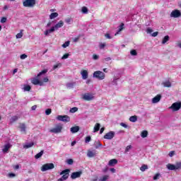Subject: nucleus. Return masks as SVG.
<instances>
[{"label": "nucleus", "mask_w": 181, "mask_h": 181, "mask_svg": "<svg viewBox=\"0 0 181 181\" xmlns=\"http://www.w3.org/2000/svg\"><path fill=\"white\" fill-rule=\"evenodd\" d=\"M97 155V153L95 152V150L93 151L88 150L87 153V156L88 158H94Z\"/></svg>", "instance_id": "obj_17"}, {"label": "nucleus", "mask_w": 181, "mask_h": 181, "mask_svg": "<svg viewBox=\"0 0 181 181\" xmlns=\"http://www.w3.org/2000/svg\"><path fill=\"white\" fill-rule=\"evenodd\" d=\"M79 40H80V36L74 38L73 42H74V43H76V42H78Z\"/></svg>", "instance_id": "obj_53"}, {"label": "nucleus", "mask_w": 181, "mask_h": 181, "mask_svg": "<svg viewBox=\"0 0 181 181\" xmlns=\"http://www.w3.org/2000/svg\"><path fill=\"white\" fill-rule=\"evenodd\" d=\"M43 153H44L43 151H41L40 153H37L35 156V159H39L40 158H42V156H43Z\"/></svg>", "instance_id": "obj_28"}, {"label": "nucleus", "mask_w": 181, "mask_h": 181, "mask_svg": "<svg viewBox=\"0 0 181 181\" xmlns=\"http://www.w3.org/2000/svg\"><path fill=\"white\" fill-rule=\"evenodd\" d=\"M175 155V151H170V153H169V156L170 157V158H172V156H173Z\"/></svg>", "instance_id": "obj_58"}, {"label": "nucleus", "mask_w": 181, "mask_h": 181, "mask_svg": "<svg viewBox=\"0 0 181 181\" xmlns=\"http://www.w3.org/2000/svg\"><path fill=\"white\" fill-rule=\"evenodd\" d=\"M26 57H28V55H26L25 54H21V57H20L21 60H24V59H26Z\"/></svg>", "instance_id": "obj_49"}, {"label": "nucleus", "mask_w": 181, "mask_h": 181, "mask_svg": "<svg viewBox=\"0 0 181 181\" xmlns=\"http://www.w3.org/2000/svg\"><path fill=\"white\" fill-rule=\"evenodd\" d=\"M49 81V78L45 77L42 79V83H47Z\"/></svg>", "instance_id": "obj_55"}, {"label": "nucleus", "mask_w": 181, "mask_h": 181, "mask_svg": "<svg viewBox=\"0 0 181 181\" xmlns=\"http://www.w3.org/2000/svg\"><path fill=\"white\" fill-rule=\"evenodd\" d=\"M78 131H80V127H78V126L72 127L71 128V134H76V133L78 132Z\"/></svg>", "instance_id": "obj_19"}, {"label": "nucleus", "mask_w": 181, "mask_h": 181, "mask_svg": "<svg viewBox=\"0 0 181 181\" xmlns=\"http://www.w3.org/2000/svg\"><path fill=\"white\" fill-rule=\"evenodd\" d=\"M160 98H162V95H157L152 99L153 104H156V103H159L160 101Z\"/></svg>", "instance_id": "obj_16"}, {"label": "nucleus", "mask_w": 181, "mask_h": 181, "mask_svg": "<svg viewBox=\"0 0 181 181\" xmlns=\"http://www.w3.org/2000/svg\"><path fill=\"white\" fill-rule=\"evenodd\" d=\"M81 74L82 76L83 80H87V78H88V71H87V70H83L81 72Z\"/></svg>", "instance_id": "obj_15"}, {"label": "nucleus", "mask_w": 181, "mask_h": 181, "mask_svg": "<svg viewBox=\"0 0 181 181\" xmlns=\"http://www.w3.org/2000/svg\"><path fill=\"white\" fill-rule=\"evenodd\" d=\"M129 121L130 122H136V121H138V117L136 115L131 116Z\"/></svg>", "instance_id": "obj_24"}, {"label": "nucleus", "mask_w": 181, "mask_h": 181, "mask_svg": "<svg viewBox=\"0 0 181 181\" xmlns=\"http://www.w3.org/2000/svg\"><path fill=\"white\" fill-rule=\"evenodd\" d=\"M148 169V165H143L141 168H140V170H141V172H145V170Z\"/></svg>", "instance_id": "obj_38"}, {"label": "nucleus", "mask_w": 181, "mask_h": 181, "mask_svg": "<svg viewBox=\"0 0 181 181\" xmlns=\"http://www.w3.org/2000/svg\"><path fill=\"white\" fill-rule=\"evenodd\" d=\"M52 169H54V164L52 163L44 164L41 168L42 172H46V170H50Z\"/></svg>", "instance_id": "obj_7"}, {"label": "nucleus", "mask_w": 181, "mask_h": 181, "mask_svg": "<svg viewBox=\"0 0 181 181\" xmlns=\"http://www.w3.org/2000/svg\"><path fill=\"white\" fill-rule=\"evenodd\" d=\"M166 168L168 170H179L181 169V162H177L175 165L168 163L166 165Z\"/></svg>", "instance_id": "obj_2"}, {"label": "nucleus", "mask_w": 181, "mask_h": 181, "mask_svg": "<svg viewBox=\"0 0 181 181\" xmlns=\"http://www.w3.org/2000/svg\"><path fill=\"white\" fill-rule=\"evenodd\" d=\"M159 33H158V32H154L153 34H152V36H153V37H156V36H158V34Z\"/></svg>", "instance_id": "obj_60"}, {"label": "nucleus", "mask_w": 181, "mask_h": 181, "mask_svg": "<svg viewBox=\"0 0 181 181\" xmlns=\"http://www.w3.org/2000/svg\"><path fill=\"white\" fill-rule=\"evenodd\" d=\"M48 70L47 69H45L44 70L41 71L36 76V78H33L31 81L32 84L34 86H43V81H40L39 78H40L41 76H43V74H46L47 73Z\"/></svg>", "instance_id": "obj_1"}, {"label": "nucleus", "mask_w": 181, "mask_h": 181, "mask_svg": "<svg viewBox=\"0 0 181 181\" xmlns=\"http://www.w3.org/2000/svg\"><path fill=\"white\" fill-rule=\"evenodd\" d=\"M171 18H180L181 16L180 11L179 10H174L170 13Z\"/></svg>", "instance_id": "obj_12"}, {"label": "nucleus", "mask_w": 181, "mask_h": 181, "mask_svg": "<svg viewBox=\"0 0 181 181\" xmlns=\"http://www.w3.org/2000/svg\"><path fill=\"white\" fill-rule=\"evenodd\" d=\"M115 136V132H109L107 133L104 136V139H112Z\"/></svg>", "instance_id": "obj_13"}, {"label": "nucleus", "mask_w": 181, "mask_h": 181, "mask_svg": "<svg viewBox=\"0 0 181 181\" xmlns=\"http://www.w3.org/2000/svg\"><path fill=\"white\" fill-rule=\"evenodd\" d=\"M54 27H52L51 29L49 30H46L44 33V34L45 35V36H47V35H49V33H52V32H54Z\"/></svg>", "instance_id": "obj_25"}, {"label": "nucleus", "mask_w": 181, "mask_h": 181, "mask_svg": "<svg viewBox=\"0 0 181 181\" xmlns=\"http://www.w3.org/2000/svg\"><path fill=\"white\" fill-rule=\"evenodd\" d=\"M69 56H70V54H68V53L64 54V55L62 56V60H64V59H69Z\"/></svg>", "instance_id": "obj_45"}, {"label": "nucleus", "mask_w": 181, "mask_h": 181, "mask_svg": "<svg viewBox=\"0 0 181 181\" xmlns=\"http://www.w3.org/2000/svg\"><path fill=\"white\" fill-rule=\"evenodd\" d=\"M69 173H70L69 169H66V170H62L59 174L62 176L61 177V178L58 179V181L67 180V179H69Z\"/></svg>", "instance_id": "obj_3"}, {"label": "nucleus", "mask_w": 181, "mask_h": 181, "mask_svg": "<svg viewBox=\"0 0 181 181\" xmlns=\"http://www.w3.org/2000/svg\"><path fill=\"white\" fill-rule=\"evenodd\" d=\"M23 36V33H18V34L16 35V39H21V38H22Z\"/></svg>", "instance_id": "obj_43"}, {"label": "nucleus", "mask_w": 181, "mask_h": 181, "mask_svg": "<svg viewBox=\"0 0 181 181\" xmlns=\"http://www.w3.org/2000/svg\"><path fill=\"white\" fill-rule=\"evenodd\" d=\"M167 42H169V35H165L162 41L163 45H165Z\"/></svg>", "instance_id": "obj_32"}, {"label": "nucleus", "mask_w": 181, "mask_h": 181, "mask_svg": "<svg viewBox=\"0 0 181 181\" xmlns=\"http://www.w3.org/2000/svg\"><path fill=\"white\" fill-rule=\"evenodd\" d=\"M93 60H98V59H100V56H98V55L94 54L93 55Z\"/></svg>", "instance_id": "obj_47"}, {"label": "nucleus", "mask_w": 181, "mask_h": 181, "mask_svg": "<svg viewBox=\"0 0 181 181\" xmlns=\"http://www.w3.org/2000/svg\"><path fill=\"white\" fill-rule=\"evenodd\" d=\"M105 37H107V39H111V35H110V34L107 33V34H105Z\"/></svg>", "instance_id": "obj_63"}, {"label": "nucleus", "mask_w": 181, "mask_h": 181, "mask_svg": "<svg viewBox=\"0 0 181 181\" xmlns=\"http://www.w3.org/2000/svg\"><path fill=\"white\" fill-rule=\"evenodd\" d=\"M6 21H7L6 17H2L1 19V23H6Z\"/></svg>", "instance_id": "obj_50"}, {"label": "nucleus", "mask_w": 181, "mask_h": 181, "mask_svg": "<svg viewBox=\"0 0 181 181\" xmlns=\"http://www.w3.org/2000/svg\"><path fill=\"white\" fill-rule=\"evenodd\" d=\"M131 149H132V145L127 146L125 148L124 153H127V152H129Z\"/></svg>", "instance_id": "obj_36"}, {"label": "nucleus", "mask_w": 181, "mask_h": 181, "mask_svg": "<svg viewBox=\"0 0 181 181\" xmlns=\"http://www.w3.org/2000/svg\"><path fill=\"white\" fill-rule=\"evenodd\" d=\"M169 108L170 110H173V111H179V110L181 108V103L175 102L173 103Z\"/></svg>", "instance_id": "obj_8"}, {"label": "nucleus", "mask_w": 181, "mask_h": 181, "mask_svg": "<svg viewBox=\"0 0 181 181\" xmlns=\"http://www.w3.org/2000/svg\"><path fill=\"white\" fill-rule=\"evenodd\" d=\"M146 32L147 33H152V32H153V30H152L151 28H147Z\"/></svg>", "instance_id": "obj_57"}, {"label": "nucleus", "mask_w": 181, "mask_h": 181, "mask_svg": "<svg viewBox=\"0 0 181 181\" xmlns=\"http://www.w3.org/2000/svg\"><path fill=\"white\" fill-rule=\"evenodd\" d=\"M73 163H74V160H73V159H71V158H69V159L66 160V163H67L68 165H72Z\"/></svg>", "instance_id": "obj_42"}, {"label": "nucleus", "mask_w": 181, "mask_h": 181, "mask_svg": "<svg viewBox=\"0 0 181 181\" xmlns=\"http://www.w3.org/2000/svg\"><path fill=\"white\" fill-rule=\"evenodd\" d=\"M90 141H91V136H87L86 137L85 142H86V144H88V142H90Z\"/></svg>", "instance_id": "obj_40"}, {"label": "nucleus", "mask_w": 181, "mask_h": 181, "mask_svg": "<svg viewBox=\"0 0 181 181\" xmlns=\"http://www.w3.org/2000/svg\"><path fill=\"white\" fill-rule=\"evenodd\" d=\"M33 145H35V143L33 142H31V143H29L28 144H25L23 146V148L25 149H29V148H32V146H33Z\"/></svg>", "instance_id": "obj_26"}, {"label": "nucleus", "mask_w": 181, "mask_h": 181, "mask_svg": "<svg viewBox=\"0 0 181 181\" xmlns=\"http://www.w3.org/2000/svg\"><path fill=\"white\" fill-rule=\"evenodd\" d=\"M18 119H19V117L18 116H13L11 119V122L13 123V122H16V121H18Z\"/></svg>", "instance_id": "obj_33"}, {"label": "nucleus", "mask_w": 181, "mask_h": 181, "mask_svg": "<svg viewBox=\"0 0 181 181\" xmlns=\"http://www.w3.org/2000/svg\"><path fill=\"white\" fill-rule=\"evenodd\" d=\"M105 129V127H102V128L100 129V134H103V132H104Z\"/></svg>", "instance_id": "obj_64"}, {"label": "nucleus", "mask_w": 181, "mask_h": 181, "mask_svg": "<svg viewBox=\"0 0 181 181\" xmlns=\"http://www.w3.org/2000/svg\"><path fill=\"white\" fill-rule=\"evenodd\" d=\"M66 23H68L69 25L70 22H71V18H67L65 19Z\"/></svg>", "instance_id": "obj_51"}, {"label": "nucleus", "mask_w": 181, "mask_h": 181, "mask_svg": "<svg viewBox=\"0 0 181 181\" xmlns=\"http://www.w3.org/2000/svg\"><path fill=\"white\" fill-rule=\"evenodd\" d=\"M141 138H146L148 136V131L144 130L141 134Z\"/></svg>", "instance_id": "obj_31"}, {"label": "nucleus", "mask_w": 181, "mask_h": 181, "mask_svg": "<svg viewBox=\"0 0 181 181\" xmlns=\"http://www.w3.org/2000/svg\"><path fill=\"white\" fill-rule=\"evenodd\" d=\"M36 108H37V105H33L32 107H31V110L33 111H35L36 110Z\"/></svg>", "instance_id": "obj_62"}, {"label": "nucleus", "mask_w": 181, "mask_h": 181, "mask_svg": "<svg viewBox=\"0 0 181 181\" xmlns=\"http://www.w3.org/2000/svg\"><path fill=\"white\" fill-rule=\"evenodd\" d=\"M23 5L25 8H32L36 5V0H24Z\"/></svg>", "instance_id": "obj_5"}, {"label": "nucleus", "mask_w": 181, "mask_h": 181, "mask_svg": "<svg viewBox=\"0 0 181 181\" xmlns=\"http://www.w3.org/2000/svg\"><path fill=\"white\" fill-rule=\"evenodd\" d=\"M64 25V23L63 21H60L59 23H57L55 26H54V29H59V28H63Z\"/></svg>", "instance_id": "obj_21"}, {"label": "nucleus", "mask_w": 181, "mask_h": 181, "mask_svg": "<svg viewBox=\"0 0 181 181\" xmlns=\"http://www.w3.org/2000/svg\"><path fill=\"white\" fill-rule=\"evenodd\" d=\"M97 144H98V146H95L96 149H98V148H100V146H103V144H101V142H100L99 141H97Z\"/></svg>", "instance_id": "obj_52"}, {"label": "nucleus", "mask_w": 181, "mask_h": 181, "mask_svg": "<svg viewBox=\"0 0 181 181\" xmlns=\"http://www.w3.org/2000/svg\"><path fill=\"white\" fill-rule=\"evenodd\" d=\"M78 111V108L77 107H74L70 109L69 112L71 114H74V112H77Z\"/></svg>", "instance_id": "obj_29"}, {"label": "nucleus", "mask_w": 181, "mask_h": 181, "mask_svg": "<svg viewBox=\"0 0 181 181\" xmlns=\"http://www.w3.org/2000/svg\"><path fill=\"white\" fill-rule=\"evenodd\" d=\"M103 173H107V172H108V167H105L103 170Z\"/></svg>", "instance_id": "obj_59"}, {"label": "nucleus", "mask_w": 181, "mask_h": 181, "mask_svg": "<svg viewBox=\"0 0 181 181\" xmlns=\"http://www.w3.org/2000/svg\"><path fill=\"white\" fill-rule=\"evenodd\" d=\"M130 54H131L132 56H136V54H138V52H136V50L132 49V50H131V52H130Z\"/></svg>", "instance_id": "obj_39"}, {"label": "nucleus", "mask_w": 181, "mask_h": 181, "mask_svg": "<svg viewBox=\"0 0 181 181\" xmlns=\"http://www.w3.org/2000/svg\"><path fill=\"white\" fill-rule=\"evenodd\" d=\"M100 128H101V124H100V123H96L93 128V132H98Z\"/></svg>", "instance_id": "obj_23"}, {"label": "nucleus", "mask_w": 181, "mask_h": 181, "mask_svg": "<svg viewBox=\"0 0 181 181\" xmlns=\"http://www.w3.org/2000/svg\"><path fill=\"white\" fill-rule=\"evenodd\" d=\"M58 67H62L61 63L54 65L53 69H54V70H56V69H57Z\"/></svg>", "instance_id": "obj_48"}, {"label": "nucleus", "mask_w": 181, "mask_h": 181, "mask_svg": "<svg viewBox=\"0 0 181 181\" xmlns=\"http://www.w3.org/2000/svg\"><path fill=\"white\" fill-rule=\"evenodd\" d=\"M9 149H11V144H7L4 146V148H2L3 153H8Z\"/></svg>", "instance_id": "obj_14"}, {"label": "nucleus", "mask_w": 181, "mask_h": 181, "mask_svg": "<svg viewBox=\"0 0 181 181\" xmlns=\"http://www.w3.org/2000/svg\"><path fill=\"white\" fill-rule=\"evenodd\" d=\"M117 163H118V160L113 158L110 160L108 165L109 166H115V165H117Z\"/></svg>", "instance_id": "obj_20"}, {"label": "nucleus", "mask_w": 181, "mask_h": 181, "mask_svg": "<svg viewBox=\"0 0 181 181\" xmlns=\"http://www.w3.org/2000/svg\"><path fill=\"white\" fill-rule=\"evenodd\" d=\"M57 16H59V13H52L49 15V19H54L55 18H57Z\"/></svg>", "instance_id": "obj_27"}, {"label": "nucleus", "mask_w": 181, "mask_h": 181, "mask_svg": "<svg viewBox=\"0 0 181 181\" xmlns=\"http://www.w3.org/2000/svg\"><path fill=\"white\" fill-rule=\"evenodd\" d=\"M69 46H70V41H66L62 45V47H64V49L69 47Z\"/></svg>", "instance_id": "obj_35"}, {"label": "nucleus", "mask_w": 181, "mask_h": 181, "mask_svg": "<svg viewBox=\"0 0 181 181\" xmlns=\"http://www.w3.org/2000/svg\"><path fill=\"white\" fill-rule=\"evenodd\" d=\"M46 115H50L52 114V109H47L45 110Z\"/></svg>", "instance_id": "obj_44"}, {"label": "nucleus", "mask_w": 181, "mask_h": 181, "mask_svg": "<svg viewBox=\"0 0 181 181\" xmlns=\"http://www.w3.org/2000/svg\"><path fill=\"white\" fill-rule=\"evenodd\" d=\"M159 176H160V174L156 173L153 177V180H158V179H159Z\"/></svg>", "instance_id": "obj_41"}, {"label": "nucleus", "mask_w": 181, "mask_h": 181, "mask_svg": "<svg viewBox=\"0 0 181 181\" xmlns=\"http://www.w3.org/2000/svg\"><path fill=\"white\" fill-rule=\"evenodd\" d=\"M18 128L21 129V132L26 134V124H25V123H20Z\"/></svg>", "instance_id": "obj_18"}, {"label": "nucleus", "mask_w": 181, "mask_h": 181, "mask_svg": "<svg viewBox=\"0 0 181 181\" xmlns=\"http://www.w3.org/2000/svg\"><path fill=\"white\" fill-rule=\"evenodd\" d=\"M57 119L58 121H62V122H70V117L68 115H58Z\"/></svg>", "instance_id": "obj_9"}, {"label": "nucleus", "mask_w": 181, "mask_h": 181, "mask_svg": "<svg viewBox=\"0 0 181 181\" xmlns=\"http://www.w3.org/2000/svg\"><path fill=\"white\" fill-rule=\"evenodd\" d=\"M124 24L122 23L120 24V25H119L118 32H121V31L124 29Z\"/></svg>", "instance_id": "obj_46"}, {"label": "nucleus", "mask_w": 181, "mask_h": 181, "mask_svg": "<svg viewBox=\"0 0 181 181\" xmlns=\"http://www.w3.org/2000/svg\"><path fill=\"white\" fill-rule=\"evenodd\" d=\"M83 99L85 101H93L94 100V95L91 93H85L83 96Z\"/></svg>", "instance_id": "obj_10"}, {"label": "nucleus", "mask_w": 181, "mask_h": 181, "mask_svg": "<svg viewBox=\"0 0 181 181\" xmlns=\"http://www.w3.org/2000/svg\"><path fill=\"white\" fill-rule=\"evenodd\" d=\"M24 91H30L32 90V87L30 85H25L23 88Z\"/></svg>", "instance_id": "obj_30"}, {"label": "nucleus", "mask_w": 181, "mask_h": 181, "mask_svg": "<svg viewBox=\"0 0 181 181\" xmlns=\"http://www.w3.org/2000/svg\"><path fill=\"white\" fill-rule=\"evenodd\" d=\"M81 12L82 13H88V8H87L86 6H83L82 7Z\"/></svg>", "instance_id": "obj_37"}, {"label": "nucleus", "mask_w": 181, "mask_h": 181, "mask_svg": "<svg viewBox=\"0 0 181 181\" xmlns=\"http://www.w3.org/2000/svg\"><path fill=\"white\" fill-rule=\"evenodd\" d=\"M93 77L98 80H104L105 78V74L101 71H96L93 73Z\"/></svg>", "instance_id": "obj_6"}, {"label": "nucleus", "mask_w": 181, "mask_h": 181, "mask_svg": "<svg viewBox=\"0 0 181 181\" xmlns=\"http://www.w3.org/2000/svg\"><path fill=\"white\" fill-rule=\"evenodd\" d=\"M8 176L9 177H15L16 175L14 173H11L8 174Z\"/></svg>", "instance_id": "obj_61"}, {"label": "nucleus", "mask_w": 181, "mask_h": 181, "mask_svg": "<svg viewBox=\"0 0 181 181\" xmlns=\"http://www.w3.org/2000/svg\"><path fill=\"white\" fill-rule=\"evenodd\" d=\"M162 85L163 86V87H168V88L172 87V83H170V81H165L163 82Z\"/></svg>", "instance_id": "obj_22"}, {"label": "nucleus", "mask_w": 181, "mask_h": 181, "mask_svg": "<svg viewBox=\"0 0 181 181\" xmlns=\"http://www.w3.org/2000/svg\"><path fill=\"white\" fill-rule=\"evenodd\" d=\"M121 127H123V128H128V124H126L125 123H120Z\"/></svg>", "instance_id": "obj_56"}, {"label": "nucleus", "mask_w": 181, "mask_h": 181, "mask_svg": "<svg viewBox=\"0 0 181 181\" xmlns=\"http://www.w3.org/2000/svg\"><path fill=\"white\" fill-rule=\"evenodd\" d=\"M100 49H104V47H105V43H101L99 45Z\"/></svg>", "instance_id": "obj_54"}, {"label": "nucleus", "mask_w": 181, "mask_h": 181, "mask_svg": "<svg viewBox=\"0 0 181 181\" xmlns=\"http://www.w3.org/2000/svg\"><path fill=\"white\" fill-rule=\"evenodd\" d=\"M81 175H83L82 171L74 172L71 175V179L74 180V179H77L78 177H81Z\"/></svg>", "instance_id": "obj_11"}, {"label": "nucleus", "mask_w": 181, "mask_h": 181, "mask_svg": "<svg viewBox=\"0 0 181 181\" xmlns=\"http://www.w3.org/2000/svg\"><path fill=\"white\" fill-rule=\"evenodd\" d=\"M108 179H110L109 175H103V177H101L99 180L100 181H107V180H108Z\"/></svg>", "instance_id": "obj_34"}, {"label": "nucleus", "mask_w": 181, "mask_h": 181, "mask_svg": "<svg viewBox=\"0 0 181 181\" xmlns=\"http://www.w3.org/2000/svg\"><path fill=\"white\" fill-rule=\"evenodd\" d=\"M62 130H63V124L59 123L57 124L54 128L51 129L49 130V132L52 134H60L62 133Z\"/></svg>", "instance_id": "obj_4"}]
</instances>
